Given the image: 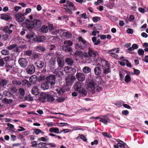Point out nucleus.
<instances>
[{
    "mask_svg": "<svg viewBox=\"0 0 148 148\" xmlns=\"http://www.w3.org/2000/svg\"><path fill=\"white\" fill-rule=\"evenodd\" d=\"M37 76L35 75L32 76L29 79V81L30 82L33 84H35L37 81Z\"/></svg>",
    "mask_w": 148,
    "mask_h": 148,
    "instance_id": "20",
    "label": "nucleus"
},
{
    "mask_svg": "<svg viewBox=\"0 0 148 148\" xmlns=\"http://www.w3.org/2000/svg\"><path fill=\"white\" fill-rule=\"evenodd\" d=\"M3 95L6 97H10L11 95V93L7 90H5L3 92Z\"/></svg>",
    "mask_w": 148,
    "mask_h": 148,
    "instance_id": "43",
    "label": "nucleus"
},
{
    "mask_svg": "<svg viewBox=\"0 0 148 148\" xmlns=\"http://www.w3.org/2000/svg\"><path fill=\"white\" fill-rule=\"evenodd\" d=\"M79 41L82 42V44L80 45L78 43L75 44V48L78 50H84L86 47V42L81 36L78 38Z\"/></svg>",
    "mask_w": 148,
    "mask_h": 148,
    "instance_id": "3",
    "label": "nucleus"
},
{
    "mask_svg": "<svg viewBox=\"0 0 148 148\" xmlns=\"http://www.w3.org/2000/svg\"><path fill=\"white\" fill-rule=\"evenodd\" d=\"M19 92L20 94L22 95H23L25 94V91L22 88H20L19 90Z\"/></svg>",
    "mask_w": 148,
    "mask_h": 148,
    "instance_id": "63",
    "label": "nucleus"
},
{
    "mask_svg": "<svg viewBox=\"0 0 148 148\" xmlns=\"http://www.w3.org/2000/svg\"><path fill=\"white\" fill-rule=\"evenodd\" d=\"M35 50L39 52L45 51V48L41 46H37L35 47Z\"/></svg>",
    "mask_w": 148,
    "mask_h": 148,
    "instance_id": "28",
    "label": "nucleus"
},
{
    "mask_svg": "<svg viewBox=\"0 0 148 148\" xmlns=\"http://www.w3.org/2000/svg\"><path fill=\"white\" fill-rule=\"evenodd\" d=\"M110 71V69L109 68H106L104 71L103 73L106 74L109 73Z\"/></svg>",
    "mask_w": 148,
    "mask_h": 148,
    "instance_id": "61",
    "label": "nucleus"
},
{
    "mask_svg": "<svg viewBox=\"0 0 148 148\" xmlns=\"http://www.w3.org/2000/svg\"><path fill=\"white\" fill-rule=\"evenodd\" d=\"M18 62L20 66L23 68H25L27 65L28 62L24 58H20L18 60Z\"/></svg>",
    "mask_w": 148,
    "mask_h": 148,
    "instance_id": "10",
    "label": "nucleus"
},
{
    "mask_svg": "<svg viewBox=\"0 0 148 148\" xmlns=\"http://www.w3.org/2000/svg\"><path fill=\"white\" fill-rule=\"evenodd\" d=\"M99 121L103 122L105 124H107L108 122L109 121V120L107 116H105L102 118H101L99 120Z\"/></svg>",
    "mask_w": 148,
    "mask_h": 148,
    "instance_id": "24",
    "label": "nucleus"
},
{
    "mask_svg": "<svg viewBox=\"0 0 148 148\" xmlns=\"http://www.w3.org/2000/svg\"><path fill=\"white\" fill-rule=\"evenodd\" d=\"M31 92L33 94L36 95H38L39 93L38 88L37 86H34L33 87Z\"/></svg>",
    "mask_w": 148,
    "mask_h": 148,
    "instance_id": "21",
    "label": "nucleus"
},
{
    "mask_svg": "<svg viewBox=\"0 0 148 148\" xmlns=\"http://www.w3.org/2000/svg\"><path fill=\"white\" fill-rule=\"evenodd\" d=\"M56 59L55 58H51L49 61L50 63L52 65H54L56 63Z\"/></svg>",
    "mask_w": 148,
    "mask_h": 148,
    "instance_id": "47",
    "label": "nucleus"
},
{
    "mask_svg": "<svg viewBox=\"0 0 148 148\" xmlns=\"http://www.w3.org/2000/svg\"><path fill=\"white\" fill-rule=\"evenodd\" d=\"M32 146L33 147H37L38 146V145H37V143H36V142L35 141H34L32 142Z\"/></svg>",
    "mask_w": 148,
    "mask_h": 148,
    "instance_id": "64",
    "label": "nucleus"
},
{
    "mask_svg": "<svg viewBox=\"0 0 148 148\" xmlns=\"http://www.w3.org/2000/svg\"><path fill=\"white\" fill-rule=\"evenodd\" d=\"M106 65H107L106 61L104 60H102L100 66L99 67H96L95 68L94 71L95 74L97 75H100L101 72V68L103 66L104 67Z\"/></svg>",
    "mask_w": 148,
    "mask_h": 148,
    "instance_id": "4",
    "label": "nucleus"
},
{
    "mask_svg": "<svg viewBox=\"0 0 148 148\" xmlns=\"http://www.w3.org/2000/svg\"><path fill=\"white\" fill-rule=\"evenodd\" d=\"M77 139H81L82 140L85 142L86 141L87 139L84 136L83 134H81L80 136H78L77 138Z\"/></svg>",
    "mask_w": 148,
    "mask_h": 148,
    "instance_id": "41",
    "label": "nucleus"
},
{
    "mask_svg": "<svg viewBox=\"0 0 148 148\" xmlns=\"http://www.w3.org/2000/svg\"><path fill=\"white\" fill-rule=\"evenodd\" d=\"M35 64L36 65L37 67L40 69L45 67L46 66L45 60H42L41 59H38L35 62Z\"/></svg>",
    "mask_w": 148,
    "mask_h": 148,
    "instance_id": "5",
    "label": "nucleus"
},
{
    "mask_svg": "<svg viewBox=\"0 0 148 148\" xmlns=\"http://www.w3.org/2000/svg\"><path fill=\"white\" fill-rule=\"evenodd\" d=\"M57 92L60 95H62L65 92V90L63 88H59L56 90Z\"/></svg>",
    "mask_w": 148,
    "mask_h": 148,
    "instance_id": "32",
    "label": "nucleus"
},
{
    "mask_svg": "<svg viewBox=\"0 0 148 148\" xmlns=\"http://www.w3.org/2000/svg\"><path fill=\"white\" fill-rule=\"evenodd\" d=\"M87 89L90 91H93L95 88L97 86L96 84L93 81L90 80L87 84Z\"/></svg>",
    "mask_w": 148,
    "mask_h": 148,
    "instance_id": "8",
    "label": "nucleus"
},
{
    "mask_svg": "<svg viewBox=\"0 0 148 148\" xmlns=\"http://www.w3.org/2000/svg\"><path fill=\"white\" fill-rule=\"evenodd\" d=\"M138 48V45L136 44H134L132 45V47H129L127 50L130 51H132L134 49Z\"/></svg>",
    "mask_w": 148,
    "mask_h": 148,
    "instance_id": "33",
    "label": "nucleus"
},
{
    "mask_svg": "<svg viewBox=\"0 0 148 148\" xmlns=\"http://www.w3.org/2000/svg\"><path fill=\"white\" fill-rule=\"evenodd\" d=\"M47 101L52 102L54 100V98L53 96L49 94H47Z\"/></svg>",
    "mask_w": 148,
    "mask_h": 148,
    "instance_id": "35",
    "label": "nucleus"
},
{
    "mask_svg": "<svg viewBox=\"0 0 148 148\" xmlns=\"http://www.w3.org/2000/svg\"><path fill=\"white\" fill-rule=\"evenodd\" d=\"M110 54L111 55V56L112 57L116 59H118V55L114 53H110Z\"/></svg>",
    "mask_w": 148,
    "mask_h": 148,
    "instance_id": "59",
    "label": "nucleus"
},
{
    "mask_svg": "<svg viewBox=\"0 0 148 148\" xmlns=\"http://www.w3.org/2000/svg\"><path fill=\"white\" fill-rule=\"evenodd\" d=\"M17 45L16 44H14L9 46H8L7 47V48L9 50H12L16 47L17 46Z\"/></svg>",
    "mask_w": 148,
    "mask_h": 148,
    "instance_id": "39",
    "label": "nucleus"
},
{
    "mask_svg": "<svg viewBox=\"0 0 148 148\" xmlns=\"http://www.w3.org/2000/svg\"><path fill=\"white\" fill-rule=\"evenodd\" d=\"M49 131L51 132H54L56 134L59 133V129L57 127H51L49 129Z\"/></svg>",
    "mask_w": 148,
    "mask_h": 148,
    "instance_id": "30",
    "label": "nucleus"
},
{
    "mask_svg": "<svg viewBox=\"0 0 148 148\" xmlns=\"http://www.w3.org/2000/svg\"><path fill=\"white\" fill-rule=\"evenodd\" d=\"M12 83L14 85H20L21 84V83L20 81L16 79L12 81Z\"/></svg>",
    "mask_w": 148,
    "mask_h": 148,
    "instance_id": "40",
    "label": "nucleus"
},
{
    "mask_svg": "<svg viewBox=\"0 0 148 148\" xmlns=\"http://www.w3.org/2000/svg\"><path fill=\"white\" fill-rule=\"evenodd\" d=\"M92 40L94 44L95 45H97L99 44L101 42L99 39L97 40V38L95 37H93L92 38Z\"/></svg>",
    "mask_w": 148,
    "mask_h": 148,
    "instance_id": "29",
    "label": "nucleus"
},
{
    "mask_svg": "<svg viewBox=\"0 0 148 148\" xmlns=\"http://www.w3.org/2000/svg\"><path fill=\"white\" fill-rule=\"evenodd\" d=\"M32 53V51L31 50H27L26 51L25 53L26 55L28 56H29L31 55Z\"/></svg>",
    "mask_w": 148,
    "mask_h": 148,
    "instance_id": "54",
    "label": "nucleus"
},
{
    "mask_svg": "<svg viewBox=\"0 0 148 148\" xmlns=\"http://www.w3.org/2000/svg\"><path fill=\"white\" fill-rule=\"evenodd\" d=\"M2 101L5 104H8L12 103L13 100L11 99H8L6 98H4L2 100Z\"/></svg>",
    "mask_w": 148,
    "mask_h": 148,
    "instance_id": "36",
    "label": "nucleus"
},
{
    "mask_svg": "<svg viewBox=\"0 0 148 148\" xmlns=\"http://www.w3.org/2000/svg\"><path fill=\"white\" fill-rule=\"evenodd\" d=\"M82 71L85 73H88L90 72L91 69L88 66H85L82 69Z\"/></svg>",
    "mask_w": 148,
    "mask_h": 148,
    "instance_id": "31",
    "label": "nucleus"
},
{
    "mask_svg": "<svg viewBox=\"0 0 148 148\" xmlns=\"http://www.w3.org/2000/svg\"><path fill=\"white\" fill-rule=\"evenodd\" d=\"M47 94L45 93H42L40 98V101L42 102H46L47 97Z\"/></svg>",
    "mask_w": 148,
    "mask_h": 148,
    "instance_id": "18",
    "label": "nucleus"
},
{
    "mask_svg": "<svg viewBox=\"0 0 148 148\" xmlns=\"http://www.w3.org/2000/svg\"><path fill=\"white\" fill-rule=\"evenodd\" d=\"M62 48L66 52H71L73 51L72 48L68 45H63L62 46Z\"/></svg>",
    "mask_w": 148,
    "mask_h": 148,
    "instance_id": "22",
    "label": "nucleus"
},
{
    "mask_svg": "<svg viewBox=\"0 0 148 148\" xmlns=\"http://www.w3.org/2000/svg\"><path fill=\"white\" fill-rule=\"evenodd\" d=\"M55 79L54 75H50L47 77L46 82L51 86H53L55 84Z\"/></svg>",
    "mask_w": 148,
    "mask_h": 148,
    "instance_id": "7",
    "label": "nucleus"
},
{
    "mask_svg": "<svg viewBox=\"0 0 148 148\" xmlns=\"http://www.w3.org/2000/svg\"><path fill=\"white\" fill-rule=\"evenodd\" d=\"M4 60L5 61H7L8 60L11 61L13 60L12 58H10L9 56H7L3 58Z\"/></svg>",
    "mask_w": 148,
    "mask_h": 148,
    "instance_id": "58",
    "label": "nucleus"
},
{
    "mask_svg": "<svg viewBox=\"0 0 148 148\" xmlns=\"http://www.w3.org/2000/svg\"><path fill=\"white\" fill-rule=\"evenodd\" d=\"M40 54L36 53H34L32 54V57L34 59H37L39 57Z\"/></svg>",
    "mask_w": 148,
    "mask_h": 148,
    "instance_id": "53",
    "label": "nucleus"
},
{
    "mask_svg": "<svg viewBox=\"0 0 148 148\" xmlns=\"http://www.w3.org/2000/svg\"><path fill=\"white\" fill-rule=\"evenodd\" d=\"M78 92L82 96H84L86 95L87 94V92L85 89L83 88H81V89H80L78 91Z\"/></svg>",
    "mask_w": 148,
    "mask_h": 148,
    "instance_id": "25",
    "label": "nucleus"
},
{
    "mask_svg": "<svg viewBox=\"0 0 148 148\" xmlns=\"http://www.w3.org/2000/svg\"><path fill=\"white\" fill-rule=\"evenodd\" d=\"M102 134L103 135L107 137L111 138L112 137V136L110 134H109L107 133L103 132L102 133Z\"/></svg>",
    "mask_w": 148,
    "mask_h": 148,
    "instance_id": "56",
    "label": "nucleus"
},
{
    "mask_svg": "<svg viewBox=\"0 0 148 148\" xmlns=\"http://www.w3.org/2000/svg\"><path fill=\"white\" fill-rule=\"evenodd\" d=\"M34 132L36 134L38 135L40 133H41L43 134L44 133V132L42 131L41 130L39 129H35L34 130Z\"/></svg>",
    "mask_w": 148,
    "mask_h": 148,
    "instance_id": "50",
    "label": "nucleus"
},
{
    "mask_svg": "<svg viewBox=\"0 0 148 148\" xmlns=\"http://www.w3.org/2000/svg\"><path fill=\"white\" fill-rule=\"evenodd\" d=\"M35 69L34 65L30 64L28 66L26 69V72L28 74H32L35 71Z\"/></svg>",
    "mask_w": 148,
    "mask_h": 148,
    "instance_id": "12",
    "label": "nucleus"
},
{
    "mask_svg": "<svg viewBox=\"0 0 148 148\" xmlns=\"http://www.w3.org/2000/svg\"><path fill=\"white\" fill-rule=\"evenodd\" d=\"M0 18L2 19H3L6 21H8L11 19V17L10 16L9 14H3L0 15Z\"/></svg>",
    "mask_w": 148,
    "mask_h": 148,
    "instance_id": "14",
    "label": "nucleus"
},
{
    "mask_svg": "<svg viewBox=\"0 0 148 148\" xmlns=\"http://www.w3.org/2000/svg\"><path fill=\"white\" fill-rule=\"evenodd\" d=\"M11 91L13 93L17 91L16 88L14 86H12L10 88Z\"/></svg>",
    "mask_w": 148,
    "mask_h": 148,
    "instance_id": "55",
    "label": "nucleus"
},
{
    "mask_svg": "<svg viewBox=\"0 0 148 148\" xmlns=\"http://www.w3.org/2000/svg\"><path fill=\"white\" fill-rule=\"evenodd\" d=\"M98 55L97 52L89 47L88 48V53H84V56L87 58L92 57L94 59Z\"/></svg>",
    "mask_w": 148,
    "mask_h": 148,
    "instance_id": "2",
    "label": "nucleus"
},
{
    "mask_svg": "<svg viewBox=\"0 0 148 148\" xmlns=\"http://www.w3.org/2000/svg\"><path fill=\"white\" fill-rule=\"evenodd\" d=\"M31 11V9L29 8H27L25 10V12L23 13V15L25 16L29 13Z\"/></svg>",
    "mask_w": 148,
    "mask_h": 148,
    "instance_id": "52",
    "label": "nucleus"
},
{
    "mask_svg": "<svg viewBox=\"0 0 148 148\" xmlns=\"http://www.w3.org/2000/svg\"><path fill=\"white\" fill-rule=\"evenodd\" d=\"M62 35L65 38L67 39H68L71 38L72 36L71 33L68 32L63 33Z\"/></svg>",
    "mask_w": 148,
    "mask_h": 148,
    "instance_id": "26",
    "label": "nucleus"
},
{
    "mask_svg": "<svg viewBox=\"0 0 148 148\" xmlns=\"http://www.w3.org/2000/svg\"><path fill=\"white\" fill-rule=\"evenodd\" d=\"M77 79L79 82H82L85 79V76L84 74L82 73H77L76 75Z\"/></svg>",
    "mask_w": 148,
    "mask_h": 148,
    "instance_id": "11",
    "label": "nucleus"
},
{
    "mask_svg": "<svg viewBox=\"0 0 148 148\" xmlns=\"http://www.w3.org/2000/svg\"><path fill=\"white\" fill-rule=\"evenodd\" d=\"M64 6L66 7H68L71 10H75V8L73 4L69 1H67L66 3L64 5Z\"/></svg>",
    "mask_w": 148,
    "mask_h": 148,
    "instance_id": "17",
    "label": "nucleus"
},
{
    "mask_svg": "<svg viewBox=\"0 0 148 148\" xmlns=\"http://www.w3.org/2000/svg\"><path fill=\"white\" fill-rule=\"evenodd\" d=\"M119 51L116 49H113L111 50H109L108 51V53L110 54V53H118L119 52Z\"/></svg>",
    "mask_w": 148,
    "mask_h": 148,
    "instance_id": "51",
    "label": "nucleus"
},
{
    "mask_svg": "<svg viewBox=\"0 0 148 148\" xmlns=\"http://www.w3.org/2000/svg\"><path fill=\"white\" fill-rule=\"evenodd\" d=\"M65 61L68 64L70 65H72L74 63L73 61L69 58H67Z\"/></svg>",
    "mask_w": 148,
    "mask_h": 148,
    "instance_id": "37",
    "label": "nucleus"
},
{
    "mask_svg": "<svg viewBox=\"0 0 148 148\" xmlns=\"http://www.w3.org/2000/svg\"><path fill=\"white\" fill-rule=\"evenodd\" d=\"M25 16L23 15V14L18 13L14 15V17L16 21L18 22H22L25 19Z\"/></svg>",
    "mask_w": 148,
    "mask_h": 148,
    "instance_id": "9",
    "label": "nucleus"
},
{
    "mask_svg": "<svg viewBox=\"0 0 148 148\" xmlns=\"http://www.w3.org/2000/svg\"><path fill=\"white\" fill-rule=\"evenodd\" d=\"M59 67L60 68H63L64 66V62L62 58L60 57H58L57 59Z\"/></svg>",
    "mask_w": 148,
    "mask_h": 148,
    "instance_id": "15",
    "label": "nucleus"
},
{
    "mask_svg": "<svg viewBox=\"0 0 148 148\" xmlns=\"http://www.w3.org/2000/svg\"><path fill=\"white\" fill-rule=\"evenodd\" d=\"M131 80L130 77L128 75H126L125 78V82L127 83H128Z\"/></svg>",
    "mask_w": 148,
    "mask_h": 148,
    "instance_id": "46",
    "label": "nucleus"
},
{
    "mask_svg": "<svg viewBox=\"0 0 148 148\" xmlns=\"http://www.w3.org/2000/svg\"><path fill=\"white\" fill-rule=\"evenodd\" d=\"M3 30L5 33L11 34L12 32V29H10L8 27V26H7L3 28Z\"/></svg>",
    "mask_w": 148,
    "mask_h": 148,
    "instance_id": "27",
    "label": "nucleus"
},
{
    "mask_svg": "<svg viewBox=\"0 0 148 148\" xmlns=\"http://www.w3.org/2000/svg\"><path fill=\"white\" fill-rule=\"evenodd\" d=\"M41 30L43 33H47L48 31V27L46 25L42 26L41 28Z\"/></svg>",
    "mask_w": 148,
    "mask_h": 148,
    "instance_id": "34",
    "label": "nucleus"
},
{
    "mask_svg": "<svg viewBox=\"0 0 148 148\" xmlns=\"http://www.w3.org/2000/svg\"><path fill=\"white\" fill-rule=\"evenodd\" d=\"M75 79V76L71 75H69L65 78L66 84L67 86L72 85Z\"/></svg>",
    "mask_w": 148,
    "mask_h": 148,
    "instance_id": "6",
    "label": "nucleus"
},
{
    "mask_svg": "<svg viewBox=\"0 0 148 148\" xmlns=\"http://www.w3.org/2000/svg\"><path fill=\"white\" fill-rule=\"evenodd\" d=\"M75 56H80L83 55V53L81 51H77L75 52Z\"/></svg>",
    "mask_w": 148,
    "mask_h": 148,
    "instance_id": "48",
    "label": "nucleus"
},
{
    "mask_svg": "<svg viewBox=\"0 0 148 148\" xmlns=\"http://www.w3.org/2000/svg\"><path fill=\"white\" fill-rule=\"evenodd\" d=\"M64 45H68L69 46H71L72 45L73 43L71 41L69 40L64 41Z\"/></svg>",
    "mask_w": 148,
    "mask_h": 148,
    "instance_id": "38",
    "label": "nucleus"
},
{
    "mask_svg": "<svg viewBox=\"0 0 148 148\" xmlns=\"http://www.w3.org/2000/svg\"><path fill=\"white\" fill-rule=\"evenodd\" d=\"M45 145H47V143H44L43 142L40 143L37 146V148H42Z\"/></svg>",
    "mask_w": 148,
    "mask_h": 148,
    "instance_id": "44",
    "label": "nucleus"
},
{
    "mask_svg": "<svg viewBox=\"0 0 148 148\" xmlns=\"http://www.w3.org/2000/svg\"><path fill=\"white\" fill-rule=\"evenodd\" d=\"M102 89V86L101 85H99L97 87V90L98 91L100 92L101 91Z\"/></svg>",
    "mask_w": 148,
    "mask_h": 148,
    "instance_id": "57",
    "label": "nucleus"
},
{
    "mask_svg": "<svg viewBox=\"0 0 148 148\" xmlns=\"http://www.w3.org/2000/svg\"><path fill=\"white\" fill-rule=\"evenodd\" d=\"M24 23L26 24V27L29 29L39 26L41 24V22L39 19H35L33 21L26 19Z\"/></svg>",
    "mask_w": 148,
    "mask_h": 148,
    "instance_id": "1",
    "label": "nucleus"
},
{
    "mask_svg": "<svg viewBox=\"0 0 148 148\" xmlns=\"http://www.w3.org/2000/svg\"><path fill=\"white\" fill-rule=\"evenodd\" d=\"M138 53L139 55L143 56L144 51L141 49H139L138 50Z\"/></svg>",
    "mask_w": 148,
    "mask_h": 148,
    "instance_id": "49",
    "label": "nucleus"
},
{
    "mask_svg": "<svg viewBox=\"0 0 148 148\" xmlns=\"http://www.w3.org/2000/svg\"><path fill=\"white\" fill-rule=\"evenodd\" d=\"M49 84L46 81L45 82L42 83L41 84V88L44 90L48 89L49 88Z\"/></svg>",
    "mask_w": 148,
    "mask_h": 148,
    "instance_id": "23",
    "label": "nucleus"
},
{
    "mask_svg": "<svg viewBox=\"0 0 148 148\" xmlns=\"http://www.w3.org/2000/svg\"><path fill=\"white\" fill-rule=\"evenodd\" d=\"M9 82L8 79H1L0 80V85L2 87L6 86Z\"/></svg>",
    "mask_w": 148,
    "mask_h": 148,
    "instance_id": "19",
    "label": "nucleus"
},
{
    "mask_svg": "<svg viewBox=\"0 0 148 148\" xmlns=\"http://www.w3.org/2000/svg\"><path fill=\"white\" fill-rule=\"evenodd\" d=\"M76 71V69L70 67L69 71H68V73H70L71 74H73L75 73Z\"/></svg>",
    "mask_w": 148,
    "mask_h": 148,
    "instance_id": "45",
    "label": "nucleus"
},
{
    "mask_svg": "<svg viewBox=\"0 0 148 148\" xmlns=\"http://www.w3.org/2000/svg\"><path fill=\"white\" fill-rule=\"evenodd\" d=\"M34 39L35 41L39 42H44L45 41L46 39L45 37L43 36L36 37Z\"/></svg>",
    "mask_w": 148,
    "mask_h": 148,
    "instance_id": "16",
    "label": "nucleus"
},
{
    "mask_svg": "<svg viewBox=\"0 0 148 148\" xmlns=\"http://www.w3.org/2000/svg\"><path fill=\"white\" fill-rule=\"evenodd\" d=\"M117 145L119 147L121 148H125V145H126L125 143H124L123 144H122L120 143H118Z\"/></svg>",
    "mask_w": 148,
    "mask_h": 148,
    "instance_id": "62",
    "label": "nucleus"
},
{
    "mask_svg": "<svg viewBox=\"0 0 148 148\" xmlns=\"http://www.w3.org/2000/svg\"><path fill=\"white\" fill-rule=\"evenodd\" d=\"M82 83L79 82H75L73 85V88L75 90L78 91L80 89H81L82 87Z\"/></svg>",
    "mask_w": 148,
    "mask_h": 148,
    "instance_id": "13",
    "label": "nucleus"
},
{
    "mask_svg": "<svg viewBox=\"0 0 148 148\" xmlns=\"http://www.w3.org/2000/svg\"><path fill=\"white\" fill-rule=\"evenodd\" d=\"M1 54L3 55H7L10 54L9 51L7 49H3L1 51Z\"/></svg>",
    "mask_w": 148,
    "mask_h": 148,
    "instance_id": "42",
    "label": "nucleus"
},
{
    "mask_svg": "<svg viewBox=\"0 0 148 148\" xmlns=\"http://www.w3.org/2000/svg\"><path fill=\"white\" fill-rule=\"evenodd\" d=\"M64 98L62 97H60L58 98L57 100L58 101L60 102H63L64 100Z\"/></svg>",
    "mask_w": 148,
    "mask_h": 148,
    "instance_id": "60",
    "label": "nucleus"
}]
</instances>
